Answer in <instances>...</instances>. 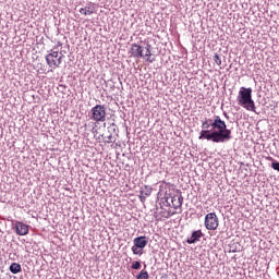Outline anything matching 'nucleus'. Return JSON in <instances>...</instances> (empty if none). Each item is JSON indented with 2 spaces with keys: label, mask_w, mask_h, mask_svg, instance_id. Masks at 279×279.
Wrapping results in <instances>:
<instances>
[{
  "label": "nucleus",
  "mask_w": 279,
  "mask_h": 279,
  "mask_svg": "<svg viewBox=\"0 0 279 279\" xmlns=\"http://www.w3.org/2000/svg\"><path fill=\"white\" fill-rule=\"evenodd\" d=\"M201 128L199 141H211V143H228V141H232V130L228 129V124L219 116H214V119L206 118Z\"/></svg>",
  "instance_id": "nucleus-1"
},
{
  "label": "nucleus",
  "mask_w": 279,
  "mask_h": 279,
  "mask_svg": "<svg viewBox=\"0 0 279 279\" xmlns=\"http://www.w3.org/2000/svg\"><path fill=\"white\" fill-rule=\"evenodd\" d=\"M239 105L251 110V112H256V105L254 99H252V87H241L238 95Z\"/></svg>",
  "instance_id": "nucleus-2"
},
{
  "label": "nucleus",
  "mask_w": 279,
  "mask_h": 279,
  "mask_svg": "<svg viewBox=\"0 0 279 279\" xmlns=\"http://www.w3.org/2000/svg\"><path fill=\"white\" fill-rule=\"evenodd\" d=\"M147 243H149V240L145 235L135 238L133 240V246L131 248L133 254L135 256H143V250L147 247Z\"/></svg>",
  "instance_id": "nucleus-3"
},
{
  "label": "nucleus",
  "mask_w": 279,
  "mask_h": 279,
  "mask_svg": "<svg viewBox=\"0 0 279 279\" xmlns=\"http://www.w3.org/2000/svg\"><path fill=\"white\" fill-rule=\"evenodd\" d=\"M106 107L104 105H96L92 108V119L96 123H104L106 121Z\"/></svg>",
  "instance_id": "nucleus-4"
},
{
  "label": "nucleus",
  "mask_w": 279,
  "mask_h": 279,
  "mask_svg": "<svg viewBox=\"0 0 279 279\" xmlns=\"http://www.w3.org/2000/svg\"><path fill=\"white\" fill-rule=\"evenodd\" d=\"M46 62L50 69H58L62 64V57L56 50H50V53L46 56Z\"/></svg>",
  "instance_id": "nucleus-5"
},
{
  "label": "nucleus",
  "mask_w": 279,
  "mask_h": 279,
  "mask_svg": "<svg viewBox=\"0 0 279 279\" xmlns=\"http://www.w3.org/2000/svg\"><path fill=\"white\" fill-rule=\"evenodd\" d=\"M204 223L206 230H217V228H219V217H217L215 213H209L205 216Z\"/></svg>",
  "instance_id": "nucleus-6"
},
{
  "label": "nucleus",
  "mask_w": 279,
  "mask_h": 279,
  "mask_svg": "<svg viewBox=\"0 0 279 279\" xmlns=\"http://www.w3.org/2000/svg\"><path fill=\"white\" fill-rule=\"evenodd\" d=\"M119 128L117 124L112 123L107 128V135H105V143L110 144L117 141L116 136H119Z\"/></svg>",
  "instance_id": "nucleus-7"
},
{
  "label": "nucleus",
  "mask_w": 279,
  "mask_h": 279,
  "mask_svg": "<svg viewBox=\"0 0 279 279\" xmlns=\"http://www.w3.org/2000/svg\"><path fill=\"white\" fill-rule=\"evenodd\" d=\"M13 230H15V234L19 236H25L29 234V225H25L24 222L16 221Z\"/></svg>",
  "instance_id": "nucleus-8"
},
{
  "label": "nucleus",
  "mask_w": 279,
  "mask_h": 279,
  "mask_svg": "<svg viewBox=\"0 0 279 279\" xmlns=\"http://www.w3.org/2000/svg\"><path fill=\"white\" fill-rule=\"evenodd\" d=\"M204 236V233L202 230L193 231L191 236H187L185 240V243H189V245H193L195 243H198V241Z\"/></svg>",
  "instance_id": "nucleus-9"
},
{
  "label": "nucleus",
  "mask_w": 279,
  "mask_h": 279,
  "mask_svg": "<svg viewBox=\"0 0 279 279\" xmlns=\"http://www.w3.org/2000/svg\"><path fill=\"white\" fill-rule=\"evenodd\" d=\"M131 52H132L133 58H144L145 57L143 54V47L138 44H132Z\"/></svg>",
  "instance_id": "nucleus-10"
},
{
  "label": "nucleus",
  "mask_w": 279,
  "mask_h": 279,
  "mask_svg": "<svg viewBox=\"0 0 279 279\" xmlns=\"http://www.w3.org/2000/svg\"><path fill=\"white\" fill-rule=\"evenodd\" d=\"M170 202L174 210H178V208H182V202H184V197L182 195H174L170 197Z\"/></svg>",
  "instance_id": "nucleus-11"
},
{
  "label": "nucleus",
  "mask_w": 279,
  "mask_h": 279,
  "mask_svg": "<svg viewBox=\"0 0 279 279\" xmlns=\"http://www.w3.org/2000/svg\"><path fill=\"white\" fill-rule=\"evenodd\" d=\"M9 270L11 271V274H21L23 271V268L21 267V264L19 263H12L9 267Z\"/></svg>",
  "instance_id": "nucleus-12"
},
{
  "label": "nucleus",
  "mask_w": 279,
  "mask_h": 279,
  "mask_svg": "<svg viewBox=\"0 0 279 279\" xmlns=\"http://www.w3.org/2000/svg\"><path fill=\"white\" fill-rule=\"evenodd\" d=\"M141 190H142V193H144L145 197H149V195H151V191H153L151 186L144 185L141 187Z\"/></svg>",
  "instance_id": "nucleus-13"
},
{
  "label": "nucleus",
  "mask_w": 279,
  "mask_h": 279,
  "mask_svg": "<svg viewBox=\"0 0 279 279\" xmlns=\"http://www.w3.org/2000/svg\"><path fill=\"white\" fill-rule=\"evenodd\" d=\"M151 46L150 45H147L146 46V53H145V56H146V58H147V62H154L156 59H151V58H149L150 56H151Z\"/></svg>",
  "instance_id": "nucleus-14"
},
{
  "label": "nucleus",
  "mask_w": 279,
  "mask_h": 279,
  "mask_svg": "<svg viewBox=\"0 0 279 279\" xmlns=\"http://www.w3.org/2000/svg\"><path fill=\"white\" fill-rule=\"evenodd\" d=\"M136 279H149V272H147V270L143 269L136 276Z\"/></svg>",
  "instance_id": "nucleus-15"
},
{
  "label": "nucleus",
  "mask_w": 279,
  "mask_h": 279,
  "mask_svg": "<svg viewBox=\"0 0 279 279\" xmlns=\"http://www.w3.org/2000/svg\"><path fill=\"white\" fill-rule=\"evenodd\" d=\"M90 14H95V9L90 5L85 7L84 16H90Z\"/></svg>",
  "instance_id": "nucleus-16"
},
{
  "label": "nucleus",
  "mask_w": 279,
  "mask_h": 279,
  "mask_svg": "<svg viewBox=\"0 0 279 279\" xmlns=\"http://www.w3.org/2000/svg\"><path fill=\"white\" fill-rule=\"evenodd\" d=\"M269 160H271V169H274L275 171L279 172V161H276L274 158H269Z\"/></svg>",
  "instance_id": "nucleus-17"
},
{
  "label": "nucleus",
  "mask_w": 279,
  "mask_h": 279,
  "mask_svg": "<svg viewBox=\"0 0 279 279\" xmlns=\"http://www.w3.org/2000/svg\"><path fill=\"white\" fill-rule=\"evenodd\" d=\"M213 60L218 66H221V57H219L217 53L214 54Z\"/></svg>",
  "instance_id": "nucleus-18"
},
{
  "label": "nucleus",
  "mask_w": 279,
  "mask_h": 279,
  "mask_svg": "<svg viewBox=\"0 0 279 279\" xmlns=\"http://www.w3.org/2000/svg\"><path fill=\"white\" fill-rule=\"evenodd\" d=\"M140 202H142V204H145V202H147V196H145V193L143 192V190L140 191Z\"/></svg>",
  "instance_id": "nucleus-19"
},
{
  "label": "nucleus",
  "mask_w": 279,
  "mask_h": 279,
  "mask_svg": "<svg viewBox=\"0 0 279 279\" xmlns=\"http://www.w3.org/2000/svg\"><path fill=\"white\" fill-rule=\"evenodd\" d=\"M131 269H135V270H138L141 269V262L138 260H134L131 265Z\"/></svg>",
  "instance_id": "nucleus-20"
},
{
  "label": "nucleus",
  "mask_w": 279,
  "mask_h": 279,
  "mask_svg": "<svg viewBox=\"0 0 279 279\" xmlns=\"http://www.w3.org/2000/svg\"><path fill=\"white\" fill-rule=\"evenodd\" d=\"M165 202H166V206H171V204H172L171 201L169 202V197H166Z\"/></svg>",
  "instance_id": "nucleus-21"
},
{
  "label": "nucleus",
  "mask_w": 279,
  "mask_h": 279,
  "mask_svg": "<svg viewBox=\"0 0 279 279\" xmlns=\"http://www.w3.org/2000/svg\"><path fill=\"white\" fill-rule=\"evenodd\" d=\"M84 12H86V9H85V8H81V9H80V13H81V14H84Z\"/></svg>",
  "instance_id": "nucleus-22"
},
{
  "label": "nucleus",
  "mask_w": 279,
  "mask_h": 279,
  "mask_svg": "<svg viewBox=\"0 0 279 279\" xmlns=\"http://www.w3.org/2000/svg\"><path fill=\"white\" fill-rule=\"evenodd\" d=\"M166 219H169V217H171V214H168L167 216H165Z\"/></svg>",
  "instance_id": "nucleus-23"
},
{
  "label": "nucleus",
  "mask_w": 279,
  "mask_h": 279,
  "mask_svg": "<svg viewBox=\"0 0 279 279\" xmlns=\"http://www.w3.org/2000/svg\"><path fill=\"white\" fill-rule=\"evenodd\" d=\"M223 116L228 119V113L225 112Z\"/></svg>",
  "instance_id": "nucleus-24"
}]
</instances>
